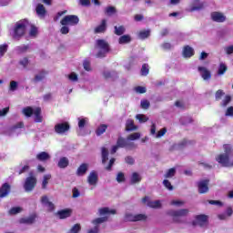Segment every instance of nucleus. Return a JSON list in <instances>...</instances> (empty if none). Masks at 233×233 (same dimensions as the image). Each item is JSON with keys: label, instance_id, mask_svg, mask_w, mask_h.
<instances>
[{"label": "nucleus", "instance_id": "nucleus-1", "mask_svg": "<svg viewBox=\"0 0 233 233\" xmlns=\"http://www.w3.org/2000/svg\"><path fill=\"white\" fill-rule=\"evenodd\" d=\"M223 148H224V153L219 154L216 157V161H218V163L219 165H221V167H227V168H230L233 167V148L232 146H230V144H224L223 145Z\"/></svg>", "mask_w": 233, "mask_h": 233}, {"label": "nucleus", "instance_id": "nucleus-2", "mask_svg": "<svg viewBox=\"0 0 233 233\" xmlns=\"http://www.w3.org/2000/svg\"><path fill=\"white\" fill-rule=\"evenodd\" d=\"M190 211L187 208H182L178 210L169 209L167 211V215L173 218L174 223H185L180 218H187Z\"/></svg>", "mask_w": 233, "mask_h": 233}, {"label": "nucleus", "instance_id": "nucleus-3", "mask_svg": "<svg viewBox=\"0 0 233 233\" xmlns=\"http://www.w3.org/2000/svg\"><path fill=\"white\" fill-rule=\"evenodd\" d=\"M96 47L99 48V51L96 53V57L99 59L106 57V55L110 52V45L105 39L96 40Z\"/></svg>", "mask_w": 233, "mask_h": 233}, {"label": "nucleus", "instance_id": "nucleus-4", "mask_svg": "<svg viewBox=\"0 0 233 233\" xmlns=\"http://www.w3.org/2000/svg\"><path fill=\"white\" fill-rule=\"evenodd\" d=\"M30 25L27 19H23L15 23L14 29L15 35L14 37H23L26 32V27Z\"/></svg>", "mask_w": 233, "mask_h": 233}, {"label": "nucleus", "instance_id": "nucleus-5", "mask_svg": "<svg viewBox=\"0 0 233 233\" xmlns=\"http://www.w3.org/2000/svg\"><path fill=\"white\" fill-rule=\"evenodd\" d=\"M79 23V17L76 15H66L61 21L60 24L62 25V26H66V25H70V26H76V25H77Z\"/></svg>", "mask_w": 233, "mask_h": 233}, {"label": "nucleus", "instance_id": "nucleus-6", "mask_svg": "<svg viewBox=\"0 0 233 233\" xmlns=\"http://www.w3.org/2000/svg\"><path fill=\"white\" fill-rule=\"evenodd\" d=\"M35 185H37V178L31 176L25 178L24 188L25 192H32L35 188Z\"/></svg>", "mask_w": 233, "mask_h": 233}, {"label": "nucleus", "instance_id": "nucleus-7", "mask_svg": "<svg viewBox=\"0 0 233 233\" xmlns=\"http://www.w3.org/2000/svg\"><path fill=\"white\" fill-rule=\"evenodd\" d=\"M208 185H210V179L206 178V179L199 180L197 183L198 194L208 193V190H209Z\"/></svg>", "mask_w": 233, "mask_h": 233}, {"label": "nucleus", "instance_id": "nucleus-8", "mask_svg": "<svg viewBox=\"0 0 233 233\" xmlns=\"http://www.w3.org/2000/svg\"><path fill=\"white\" fill-rule=\"evenodd\" d=\"M70 130V124L68 122L58 123L55 126V132L56 134H66Z\"/></svg>", "mask_w": 233, "mask_h": 233}, {"label": "nucleus", "instance_id": "nucleus-9", "mask_svg": "<svg viewBox=\"0 0 233 233\" xmlns=\"http://www.w3.org/2000/svg\"><path fill=\"white\" fill-rule=\"evenodd\" d=\"M210 17L214 23H225L227 21V16H225L223 13L218 11L212 12Z\"/></svg>", "mask_w": 233, "mask_h": 233}, {"label": "nucleus", "instance_id": "nucleus-10", "mask_svg": "<svg viewBox=\"0 0 233 233\" xmlns=\"http://www.w3.org/2000/svg\"><path fill=\"white\" fill-rule=\"evenodd\" d=\"M198 70L202 79H204V81H208L209 79H212V73L207 67L198 66Z\"/></svg>", "mask_w": 233, "mask_h": 233}, {"label": "nucleus", "instance_id": "nucleus-11", "mask_svg": "<svg viewBox=\"0 0 233 233\" xmlns=\"http://www.w3.org/2000/svg\"><path fill=\"white\" fill-rule=\"evenodd\" d=\"M35 219H37V215L35 213H33L27 218H20L19 223L21 225H34V223H35Z\"/></svg>", "mask_w": 233, "mask_h": 233}, {"label": "nucleus", "instance_id": "nucleus-12", "mask_svg": "<svg viewBox=\"0 0 233 233\" xmlns=\"http://www.w3.org/2000/svg\"><path fill=\"white\" fill-rule=\"evenodd\" d=\"M105 32H106V19L101 20L100 25L94 29L95 34H105Z\"/></svg>", "mask_w": 233, "mask_h": 233}, {"label": "nucleus", "instance_id": "nucleus-13", "mask_svg": "<svg viewBox=\"0 0 233 233\" xmlns=\"http://www.w3.org/2000/svg\"><path fill=\"white\" fill-rule=\"evenodd\" d=\"M10 190H11L10 184L4 183L0 187V198H6V196L10 194Z\"/></svg>", "mask_w": 233, "mask_h": 233}, {"label": "nucleus", "instance_id": "nucleus-14", "mask_svg": "<svg viewBox=\"0 0 233 233\" xmlns=\"http://www.w3.org/2000/svg\"><path fill=\"white\" fill-rule=\"evenodd\" d=\"M97 173H96V171H92L87 177V183L93 187H96V185H97Z\"/></svg>", "mask_w": 233, "mask_h": 233}, {"label": "nucleus", "instance_id": "nucleus-15", "mask_svg": "<svg viewBox=\"0 0 233 233\" xmlns=\"http://www.w3.org/2000/svg\"><path fill=\"white\" fill-rule=\"evenodd\" d=\"M57 216L59 219H66V218H70V216H72V209L70 208L62 209L57 212Z\"/></svg>", "mask_w": 233, "mask_h": 233}, {"label": "nucleus", "instance_id": "nucleus-16", "mask_svg": "<svg viewBox=\"0 0 233 233\" xmlns=\"http://www.w3.org/2000/svg\"><path fill=\"white\" fill-rule=\"evenodd\" d=\"M87 171H88V164L83 163L78 167L76 170V176L78 177L85 176V174H86Z\"/></svg>", "mask_w": 233, "mask_h": 233}, {"label": "nucleus", "instance_id": "nucleus-17", "mask_svg": "<svg viewBox=\"0 0 233 233\" xmlns=\"http://www.w3.org/2000/svg\"><path fill=\"white\" fill-rule=\"evenodd\" d=\"M33 115H35V123H43V115H41V107H35Z\"/></svg>", "mask_w": 233, "mask_h": 233}, {"label": "nucleus", "instance_id": "nucleus-18", "mask_svg": "<svg viewBox=\"0 0 233 233\" xmlns=\"http://www.w3.org/2000/svg\"><path fill=\"white\" fill-rule=\"evenodd\" d=\"M196 221L200 227H203V225L208 221V217L207 215H198L196 217Z\"/></svg>", "mask_w": 233, "mask_h": 233}, {"label": "nucleus", "instance_id": "nucleus-19", "mask_svg": "<svg viewBox=\"0 0 233 233\" xmlns=\"http://www.w3.org/2000/svg\"><path fill=\"white\" fill-rule=\"evenodd\" d=\"M70 165V161L66 157H63L59 159L57 167L58 168H66Z\"/></svg>", "mask_w": 233, "mask_h": 233}, {"label": "nucleus", "instance_id": "nucleus-20", "mask_svg": "<svg viewBox=\"0 0 233 233\" xmlns=\"http://www.w3.org/2000/svg\"><path fill=\"white\" fill-rule=\"evenodd\" d=\"M36 159L37 161H48V159H50V154L42 151L36 155Z\"/></svg>", "mask_w": 233, "mask_h": 233}, {"label": "nucleus", "instance_id": "nucleus-21", "mask_svg": "<svg viewBox=\"0 0 233 233\" xmlns=\"http://www.w3.org/2000/svg\"><path fill=\"white\" fill-rule=\"evenodd\" d=\"M35 12L37 15H41L42 17H45V15H46V8H45V5H43V4H38L36 5Z\"/></svg>", "mask_w": 233, "mask_h": 233}, {"label": "nucleus", "instance_id": "nucleus-22", "mask_svg": "<svg viewBox=\"0 0 233 233\" xmlns=\"http://www.w3.org/2000/svg\"><path fill=\"white\" fill-rule=\"evenodd\" d=\"M192 56H194V48L190 47L189 46H184L183 56L184 57H192Z\"/></svg>", "mask_w": 233, "mask_h": 233}, {"label": "nucleus", "instance_id": "nucleus-23", "mask_svg": "<svg viewBox=\"0 0 233 233\" xmlns=\"http://www.w3.org/2000/svg\"><path fill=\"white\" fill-rule=\"evenodd\" d=\"M134 130H137V126L134 125V120H127L126 123V131L134 132Z\"/></svg>", "mask_w": 233, "mask_h": 233}, {"label": "nucleus", "instance_id": "nucleus-24", "mask_svg": "<svg viewBox=\"0 0 233 233\" xmlns=\"http://www.w3.org/2000/svg\"><path fill=\"white\" fill-rule=\"evenodd\" d=\"M131 41L132 36H130V35H122L118 39L119 45H127V43H130Z\"/></svg>", "mask_w": 233, "mask_h": 233}, {"label": "nucleus", "instance_id": "nucleus-25", "mask_svg": "<svg viewBox=\"0 0 233 233\" xmlns=\"http://www.w3.org/2000/svg\"><path fill=\"white\" fill-rule=\"evenodd\" d=\"M34 112L35 109L32 106H26L22 109V114L25 116V117H32Z\"/></svg>", "mask_w": 233, "mask_h": 233}, {"label": "nucleus", "instance_id": "nucleus-26", "mask_svg": "<svg viewBox=\"0 0 233 233\" xmlns=\"http://www.w3.org/2000/svg\"><path fill=\"white\" fill-rule=\"evenodd\" d=\"M106 128H108V126L106 124H101L96 129V136H103L106 132Z\"/></svg>", "mask_w": 233, "mask_h": 233}, {"label": "nucleus", "instance_id": "nucleus-27", "mask_svg": "<svg viewBox=\"0 0 233 233\" xmlns=\"http://www.w3.org/2000/svg\"><path fill=\"white\" fill-rule=\"evenodd\" d=\"M106 221H108V217H102L92 220V224L95 225V227H99L101 223H106Z\"/></svg>", "mask_w": 233, "mask_h": 233}, {"label": "nucleus", "instance_id": "nucleus-28", "mask_svg": "<svg viewBox=\"0 0 233 233\" xmlns=\"http://www.w3.org/2000/svg\"><path fill=\"white\" fill-rule=\"evenodd\" d=\"M115 31L114 34L116 35H123V34H125V32H127V28H125V25H115Z\"/></svg>", "mask_w": 233, "mask_h": 233}, {"label": "nucleus", "instance_id": "nucleus-29", "mask_svg": "<svg viewBox=\"0 0 233 233\" xmlns=\"http://www.w3.org/2000/svg\"><path fill=\"white\" fill-rule=\"evenodd\" d=\"M100 216H106V214H116V209H110L108 208H102L99 209Z\"/></svg>", "mask_w": 233, "mask_h": 233}, {"label": "nucleus", "instance_id": "nucleus-30", "mask_svg": "<svg viewBox=\"0 0 233 233\" xmlns=\"http://www.w3.org/2000/svg\"><path fill=\"white\" fill-rule=\"evenodd\" d=\"M150 29H144V30H141L139 31L138 33V37L140 39H147V37H150Z\"/></svg>", "mask_w": 233, "mask_h": 233}, {"label": "nucleus", "instance_id": "nucleus-31", "mask_svg": "<svg viewBox=\"0 0 233 233\" xmlns=\"http://www.w3.org/2000/svg\"><path fill=\"white\" fill-rule=\"evenodd\" d=\"M116 13H117V9H116L115 6L109 5V6L105 8V14L106 15H108L109 17L111 15H114V14H116Z\"/></svg>", "mask_w": 233, "mask_h": 233}, {"label": "nucleus", "instance_id": "nucleus-32", "mask_svg": "<svg viewBox=\"0 0 233 233\" xmlns=\"http://www.w3.org/2000/svg\"><path fill=\"white\" fill-rule=\"evenodd\" d=\"M46 74H48V72L42 70L39 72L38 75L35 76V81L37 83L39 81H43V79H45V77H46Z\"/></svg>", "mask_w": 233, "mask_h": 233}, {"label": "nucleus", "instance_id": "nucleus-33", "mask_svg": "<svg viewBox=\"0 0 233 233\" xmlns=\"http://www.w3.org/2000/svg\"><path fill=\"white\" fill-rule=\"evenodd\" d=\"M131 185H136V183H140L141 176L137 174V172H134L131 176Z\"/></svg>", "mask_w": 233, "mask_h": 233}, {"label": "nucleus", "instance_id": "nucleus-34", "mask_svg": "<svg viewBox=\"0 0 233 233\" xmlns=\"http://www.w3.org/2000/svg\"><path fill=\"white\" fill-rule=\"evenodd\" d=\"M228 70V67L227 66V65L225 63H220L218 66V76H223Z\"/></svg>", "mask_w": 233, "mask_h": 233}, {"label": "nucleus", "instance_id": "nucleus-35", "mask_svg": "<svg viewBox=\"0 0 233 233\" xmlns=\"http://www.w3.org/2000/svg\"><path fill=\"white\" fill-rule=\"evenodd\" d=\"M147 207L150 208H161V202L159 200L147 201Z\"/></svg>", "mask_w": 233, "mask_h": 233}, {"label": "nucleus", "instance_id": "nucleus-36", "mask_svg": "<svg viewBox=\"0 0 233 233\" xmlns=\"http://www.w3.org/2000/svg\"><path fill=\"white\" fill-rule=\"evenodd\" d=\"M102 164L105 165L106 163V160L108 159V149L106 147H102Z\"/></svg>", "mask_w": 233, "mask_h": 233}, {"label": "nucleus", "instance_id": "nucleus-37", "mask_svg": "<svg viewBox=\"0 0 233 233\" xmlns=\"http://www.w3.org/2000/svg\"><path fill=\"white\" fill-rule=\"evenodd\" d=\"M127 139H125L123 137H119L116 140V145L120 147V148H126L127 147Z\"/></svg>", "mask_w": 233, "mask_h": 233}, {"label": "nucleus", "instance_id": "nucleus-38", "mask_svg": "<svg viewBox=\"0 0 233 233\" xmlns=\"http://www.w3.org/2000/svg\"><path fill=\"white\" fill-rule=\"evenodd\" d=\"M29 49H30V46H28V45L19 46L16 47V52L18 54H25V53L28 52Z\"/></svg>", "mask_w": 233, "mask_h": 233}, {"label": "nucleus", "instance_id": "nucleus-39", "mask_svg": "<svg viewBox=\"0 0 233 233\" xmlns=\"http://www.w3.org/2000/svg\"><path fill=\"white\" fill-rule=\"evenodd\" d=\"M20 212H23V208L14 207V208H11V209L9 210V215L15 216L16 214H20Z\"/></svg>", "mask_w": 233, "mask_h": 233}, {"label": "nucleus", "instance_id": "nucleus-40", "mask_svg": "<svg viewBox=\"0 0 233 233\" xmlns=\"http://www.w3.org/2000/svg\"><path fill=\"white\" fill-rule=\"evenodd\" d=\"M141 137V133L136 132L133 134H130L127 136V141H136L137 139H139Z\"/></svg>", "mask_w": 233, "mask_h": 233}, {"label": "nucleus", "instance_id": "nucleus-41", "mask_svg": "<svg viewBox=\"0 0 233 233\" xmlns=\"http://www.w3.org/2000/svg\"><path fill=\"white\" fill-rule=\"evenodd\" d=\"M52 179V175H45L44 179L42 181V188L45 190L46 189V187L48 186V181Z\"/></svg>", "mask_w": 233, "mask_h": 233}, {"label": "nucleus", "instance_id": "nucleus-42", "mask_svg": "<svg viewBox=\"0 0 233 233\" xmlns=\"http://www.w3.org/2000/svg\"><path fill=\"white\" fill-rule=\"evenodd\" d=\"M149 72H150V66H148V64H143L142 68L140 70L141 76H147V74H149Z\"/></svg>", "mask_w": 233, "mask_h": 233}, {"label": "nucleus", "instance_id": "nucleus-43", "mask_svg": "<svg viewBox=\"0 0 233 233\" xmlns=\"http://www.w3.org/2000/svg\"><path fill=\"white\" fill-rule=\"evenodd\" d=\"M81 232V224L77 223L75 224L69 230L67 233H79Z\"/></svg>", "mask_w": 233, "mask_h": 233}, {"label": "nucleus", "instance_id": "nucleus-44", "mask_svg": "<svg viewBox=\"0 0 233 233\" xmlns=\"http://www.w3.org/2000/svg\"><path fill=\"white\" fill-rule=\"evenodd\" d=\"M124 221L135 223V215L132 213H126L124 216Z\"/></svg>", "mask_w": 233, "mask_h": 233}, {"label": "nucleus", "instance_id": "nucleus-45", "mask_svg": "<svg viewBox=\"0 0 233 233\" xmlns=\"http://www.w3.org/2000/svg\"><path fill=\"white\" fill-rule=\"evenodd\" d=\"M147 218L145 214H137L135 215V223L137 221H147Z\"/></svg>", "mask_w": 233, "mask_h": 233}, {"label": "nucleus", "instance_id": "nucleus-46", "mask_svg": "<svg viewBox=\"0 0 233 233\" xmlns=\"http://www.w3.org/2000/svg\"><path fill=\"white\" fill-rule=\"evenodd\" d=\"M174 176H176V169L174 167H171L167 170V172L165 174V177L167 179L170 178V177H174Z\"/></svg>", "mask_w": 233, "mask_h": 233}, {"label": "nucleus", "instance_id": "nucleus-47", "mask_svg": "<svg viewBox=\"0 0 233 233\" xmlns=\"http://www.w3.org/2000/svg\"><path fill=\"white\" fill-rule=\"evenodd\" d=\"M194 143H196V142H195V141H192V140L183 139V140L178 144V147H180V148H183V147H188V145H194Z\"/></svg>", "mask_w": 233, "mask_h": 233}, {"label": "nucleus", "instance_id": "nucleus-48", "mask_svg": "<svg viewBox=\"0 0 233 233\" xmlns=\"http://www.w3.org/2000/svg\"><path fill=\"white\" fill-rule=\"evenodd\" d=\"M8 51V45H0V56H3Z\"/></svg>", "mask_w": 233, "mask_h": 233}, {"label": "nucleus", "instance_id": "nucleus-49", "mask_svg": "<svg viewBox=\"0 0 233 233\" xmlns=\"http://www.w3.org/2000/svg\"><path fill=\"white\" fill-rule=\"evenodd\" d=\"M232 101V97L228 95H227L225 96V98L222 100V106H227L228 105V103H230Z\"/></svg>", "mask_w": 233, "mask_h": 233}, {"label": "nucleus", "instance_id": "nucleus-50", "mask_svg": "<svg viewBox=\"0 0 233 233\" xmlns=\"http://www.w3.org/2000/svg\"><path fill=\"white\" fill-rule=\"evenodd\" d=\"M223 96H225V92L221 89H218L216 93H215V97L217 101H219V99H221V97H223Z\"/></svg>", "mask_w": 233, "mask_h": 233}, {"label": "nucleus", "instance_id": "nucleus-51", "mask_svg": "<svg viewBox=\"0 0 233 233\" xmlns=\"http://www.w3.org/2000/svg\"><path fill=\"white\" fill-rule=\"evenodd\" d=\"M163 185L167 190H174V186H172V183L168 181V179H165L163 181Z\"/></svg>", "mask_w": 233, "mask_h": 233}, {"label": "nucleus", "instance_id": "nucleus-52", "mask_svg": "<svg viewBox=\"0 0 233 233\" xmlns=\"http://www.w3.org/2000/svg\"><path fill=\"white\" fill-rule=\"evenodd\" d=\"M170 205H172L174 207H183V205H185V201H183V200H172L170 202Z\"/></svg>", "mask_w": 233, "mask_h": 233}, {"label": "nucleus", "instance_id": "nucleus-53", "mask_svg": "<svg viewBox=\"0 0 233 233\" xmlns=\"http://www.w3.org/2000/svg\"><path fill=\"white\" fill-rule=\"evenodd\" d=\"M140 105L144 110H147V108H150V102L148 100H142Z\"/></svg>", "mask_w": 233, "mask_h": 233}, {"label": "nucleus", "instance_id": "nucleus-54", "mask_svg": "<svg viewBox=\"0 0 233 233\" xmlns=\"http://www.w3.org/2000/svg\"><path fill=\"white\" fill-rule=\"evenodd\" d=\"M130 140H127L126 143V148H128L129 150H132L134 148H137V145H136L134 142H129Z\"/></svg>", "mask_w": 233, "mask_h": 233}, {"label": "nucleus", "instance_id": "nucleus-55", "mask_svg": "<svg viewBox=\"0 0 233 233\" xmlns=\"http://www.w3.org/2000/svg\"><path fill=\"white\" fill-rule=\"evenodd\" d=\"M205 8V4L201 3L198 6H193L189 9V12H196L197 10H203Z\"/></svg>", "mask_w": 233, "mask_h": 233}, {"label": "nucleus", "instance_id": "nucleus-56", "mask_svg": "<svg viewBox=\"0 0 233 233\" xmlns=\"http://www.w3.org/2000/svg\"><path fill=\"white\" fill-rule=\"evenodd\" d=\"M116 181L117 183H123L125 182V174L123 172H119L116 176Z\"/></svg>", "mask_w": 233, "mask_h": 233}, {"label": "nucleus", "instance_id": "nucleus-57", "mask_svg": "<svg viewBox=\"0 0 233 233\" xmlns=\"http://www.w3.org/2000/svg\"><path fill=\"white\" fill-rule=\"evenodd\" d=\"M9 90L11 92H15V90H17V82L14 81V80L11 81L10 86H9Z\"/></svg>", "mask_w": 233, "mask_h": 233}, {"label": "nucleus", "instance_id": "nucleus-58", "mask_svg": "<svg viewBox=\"0 0 233 233\" xmlns=\"http://www.w3.org/2000/svg\"><path fill=\"white\" fill-rule=\"evenodd\" d=\"M29 35H31V37H35V35H37V27H35V25H31Z\"/></svg>", "mask_w": 233, "mask_h": 233}, {"label": "nucleus", "instance_id": "nucleus-59", "mask_svg": "<svg viewBox=\"0 0 233 233\" xmlns=\"http://www.w3.org/2000/svg\"><path fill=\"white\" fill-rule=\"evenodd\" d=\"M136 92L137 94H146L147 93V87L138 86L135 88Z\"/></svg>", "mask_w": 233, "mask_h": 233}, {"label": "nucleus", "instance_id": "nucleus-60", "mask_svg": "<svg viewBox=\"0 0 233 233\" xmlns=\"http://www.w3.org/2000/svg\"><path fill=\"white\" fill-rule=\"evenodd\" d=\"M86 126V118H78V127L85 128Z\"/></svg>", "mask_w": 233, "mask_h": 233}, {"label": "nucleus", "instance_id": "nucleus-61", "mask_svg": "<svg viewBox=\"0 0 233 233\" xmlns=\"http://www.w3.org/2000/svg\"><path fill=\"white\" fill-rule=\"evenodd\" d=\"M165 134H167V127H164V128L160 129L157 132V134L156 135V137L157 138L163 137V136H165Z\"/></svg>", "mask_w": 233, "mask_h": 233}, {"label": "nucleus", "instance_id": "nucleus-62", "mask_svg": "<svg viewBox=\"0 0 233 233\" xmlns=\"http://www.w3.org/2000/svg\"><path fill=\"white\" fill-rule=\"evenodd\" d=\"M116 163V158H111L109 160V164L107 165V167H106V169L110 172V170H112V167H114V164Z\"/></svg>", "mask_w": 233, "mask_h": 233}, {"label": "nucleus", "instance_id": "nucleus-63", "mask_svg": "<svg viewBox=\"0 0 233 233\" xmlns=\"http://www.w3.org/2000/svg\"><path fill=\"white\" fill-rule=\"evenodd\" d=\"M83 65L84 69L86 70V72H90V70H92V67L90 66V61L85 60Z\"/></svg>", "mask_w": 233, "mask_h": 233}, {"label": "nucleus", "instance_id": "nucleus-64", "mask_svg": "<svg viewBox=\"0 0 233 233\" xmlns=\"http://www.w3.org/2000/svg\"><path fill=\"white\" fill-rule=\"evenodd\" d=\"M225 116H233V106L228 107Z\"/></svg>", "mask_w": 233, "mask_h": 233}]
</instances>
